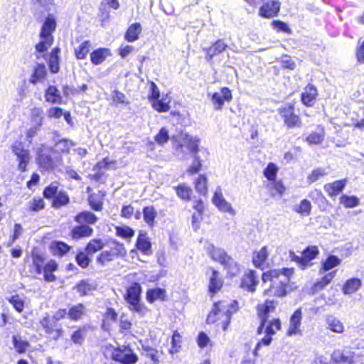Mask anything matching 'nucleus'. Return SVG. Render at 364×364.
<instances>
[{"label":"nucleus","instance_id":"obj_11","mask_svg":"<svg viewBox=\"0 0 364 364\" xmlns=\"http://www.w3.org/2000/svg\"><path fill=\"white\" fill-rule=\"evenodd\" d=\"M277 305V302L274 301L267 300L264 304L258 305L257 311L258 316L261 319L260 326L257 328V333L261 334L263 328L265 327L266 323H267V318L269 317V314L272 311H274L276 306Z\"/></svg>","mask_w":364,"mask_h":364},{"label":"nucleus","instance_id":"obj_1","mask_svg":"<svg viewBox=\"0 0 364 364\" xmlns=\"http://www.w3.org/2000/svg\"><path fill=\"white\" fill-rule=\"evenodd\" d=\"M293 274L292 269H272L264 272L262 279L264 283L270 282V287L264 291L263 294L268 296L282 297L287 294V287L289 283V277Z\"/></svg>","mask_w":364,"mask_h":364},{"label":"nucleus","instance_id":"obj_19","mask_svg":"<svg viewBox=\"0 0 364 364\" xmlns=\"http://www.w3.org/2000/svg\"><path fill=\"white\" fill-rule=\"evenodd\" d=\"M136 246L139 251L146 255H150L152 254L151 244L146 232H139Z\"/></svg>","mask_w":364,"mask_h":364},{"label":"nucleus","instance_id":"obj_13","mask_svg":"<svg viewBox=\"0 0 364 364\" xmlns=\"http://www.w3.org/2000/svg\"><path fill=\"white\" fill-rule=\"evenodd\" d=\"M232 99L231 90L223 87L220 92H215L211 97V102L215 110H221L225 102H230Z\"/></svg>","mask_w":364,"mask_h":364},{"label":"nucleus","instance_id":"obj_15","mask_svg":"<svg viewBox=\"0 0 364 364\" xmlns=\"http://www.w3.org/2000/svg\"><path fill=\"white\" fill-rule=\"evenodd\" d=\"M212 201L220 211L228 213L232 215H235V212L232 208L231 204L224 198L220 188H218L215 191Z\"/></svg>","mask_w":364,"mask_h":364},{"label":"nucleus","instance_id":"obj_46","mask_svg":"<svg viewBox=\"0 0 364 364\" xmlns=\"http://www.w3.org/2000/svg\"><path fill=\"white\" fill-rule=\"evenodd\" d=\"M360 200L355 196H348L343 195L340 198V203L346 208H354L359 205Z\"/></svg>","mask_w":364,"mask_h":364},{"label":"nucleus","instance_id":"obj_55","mask_svg":"<svg viewBox=\"0 0 364 364\" xmlns=\"http://www.w3.org/2000/svg\"><path fill=\"white\" fill-rule=\"evenodd\" d=\"M29 209L31 210L38 212L45 208V202L43 198L40 197L33 198L29 201Z\"/></svg>","mask_w":364,"mask_h":364},{"label":"nucleus","instance_id":"obj_52","mask_svg":"<svg viewBox=\"0 0 364 364\" xmlns=\"http://www.w3.org/2000/svg\"><path fill=\"white\" fill-rule=\"evenodd\" d=\"M12 339L14 348L17 352L22 353L26 350L28 346L26 341L21 340L19 336H13Z\"/></svg>","mask_w":364,"mask_h":364},{"label":"nucleus","instance_id":"obj_3","mask_svg":"<svg viewBox=\"0 0 364 364\" xmlns=\"http://www.w3.org/2000/svg\"><path fill=\"white\" fill-rule=\"evenodd\" d=\"M35 15L43 23H56V17L50 13L55 9L53 0H31Z\"/></svg>","mask_w":364,"mask_h":364},{"label":"nucleus","instance_id":"obj_63","mask_svg":"<svg viewBox=\"0 0 364 364\" xmlns=\"http://www.w3.org/2000/svg\"><path fill=\"white\" fill-rule=\"evenodd\" d=\"M114 246L112 248V253L114 256L124 257L127 255V250L122 243L114 241Z\"/></svg>","mask_w":364,"mask_h":364},{"label":"nucleus","instance_id":"obj_40","mask_svg":"<svg viewBox=\"0 0 364 364\" xmlns=\"http://www.w3.org/2000/svg\"><path fill=\"white\" fill-rule=\"evenodd\" d=\"M144 220L149 226L154 225V220L157 213L153 206L145 207L143 210Z\"/></svg>","mask_w":364,"mask_h":364},{"label":"nucleus","instance_id":"obj_32","mask_svg":"<svg viewBox=\"0 0 364 364\" xmlns=\"http://www.w3.org/2000/svg\"><path fill=\"white\" fill-rule=\"evenodd\" d=\"M361 286V281L357 278L347 280L343 285V291L345 294H351L358 291Z\"/></svg>","mask_w":364,"mask_h":364},{"label":"nucleus","instance_id":"obj_23","mask_svg":"<svg viewBox=\"0 0 364 364\" xmlns=\"http://www.w3.org/2000/svg\"><path fill=\"white\" fill-rule=\"evenodd\" d=\"M346 185V180L336 181L332 183H327L324 186V190L329 196L333 197L338 195Z\"/></svg>","mask_w":364,"mask_h":364},{"label":"nucleus","instance_id":"obj_21","mask_svg":"<svg viewBox=\"0 0 364 364\" xmlns=\"http://www.w3.org/2000/svg\"><path fill=\"white\" fill-rule=\"evenodd\" d=\"M318 95L317 90L313 85H308L301 95V100L306 106H312Z\"/></svg>","mask_w":364,"mask_h":364},{"label":"nucleus","instance_id":"obj_4","mask_svg":"<svg viewBox=\"0 0 364 364\" xmlns=\"http://www.w3.org/2000/svg\"><path fill=\"white\" fill-rule=\"evenodd\" d=\"M43 196L48 200L52 199V207L58 209L70 203V198L64 191H59L56 182L51 183L43 191Z\"/></svg>","mask_w":364,"mask_h":364},{"label":"nucleus","instance_id":"obj_17","mask_svg":"<svg viewBox=\"0 0 364 364\" xmlns=\"http://www.w3.org/2000/svg\"><path fill=\"white\" fill-rule=\"evenodd\" d=\"M302 318V311L301 309H296L291 315L289 321V327L287 331L289 336L296 335L301 332V321Z\"/></svg>","mask_w":364,"mask_h":364},{"label":"nucleus","instance_id":"obj_30","mask_svg":"<svg viewBox=\"0 0 364 364\" xmlns=\"http://www.w3.org/2000/svg\"><path fill=\"white\" fill-rule=\"evenodd\" d=\"M45 98L47 102L52 103H60L62 102L60 91L53 85L49 86L46 90Z\"/></svg>","mask_w":364,"mask_h":364},{"label":"nucleus","instance_id":"obj_39","mask_svg":"<svg viewBox=\"0 0 364 364\" xmlns=\"http://www.w3.org/2000/svg\"><path fill=\"white\" fill-rule=\"evenodd\" d=\"M75 145V144L70 140L67 139H62L58 141L55 145V156H58V154H56V152H62V153H68L69 152L71 147H73Z\"/></svg>","mask_w":364,"mask_h":364},{"label":"nucleus","instance_id":"obj_62","mask_svg":"<svg viewBox=\"0 0 364 364\" xmlns=\"http://www.w3.org/2000/svg\"><path fill=\"white\" fill-rule=\"evenodd\" d=\"M201 161L199 159V156L198 154L193 155V161L192 164L189 166L187 171L191 174H196L198 173L201 169Z\"/></svg>","mask_w":364,"mask_h":364},{"label":"nucleus","instance_id":"obj_49","mask_svg":"<svg viewBox=\"0 0 364 364\" xmlns=\"http://www.w3.org/2000/svg\"><path fill=\"white\" fill-rule=\"evenodd\" d=\"M294 210L304 215H309L311 210V205L310 201L307 199H304L301 201L298 206L294 208Z\"/></svg>","mask_w":364,"mask_h":364},{"label":"nucleus","instance_id":"obj_41","mask_svg":"<svg viewBox=\"0 0 364 364\" xmlns=\"http://www.w3.org/2000/svg\"><path fill=\"white\" fill-rule=\"evenodd\" d=\"M170 100H168L167 98L162 97V99H157L152 102V107L155 110L159 112H167L170 109Z\"/></svg>","mask_w":364,"mask_h":364},{"label":"nucleus","instance_id":"obj_6","mask_svg":"<svg viewBox=\"0 0 364 364\" xmlns=\"http://www.w3.org/2000/svg\"><path fill=\"white\" fill-rule=\"evenodd\" d=\"M211 258L219 262L228 273L231 276H235L240 272L239 265L232 258H231L226 252L220 248L213 247L210 252Z\"/></svg>","mask_w":364,"mask_h":364},{"label":"nucleus","instance_id":"obj_10","mask_svg":"<svg viewBox=\"0 0 364 364\" xmlns=\"http://www.w3.org/2000/svg\"><path fill=\"white\" fill-rule=\"evenodd\" d=\"M55 25L56 24H43L41 32V41L36 46V48L38 52L47 50L53 43V38L51 33L55 31Z\"/></svg>","mask_w":364,"mask_h":364},{"label":"nucleus","instance_id":"obj_50","mask_svg":"<svg viewBox=\"0 0 364 364\" xmlns=\"http://www.w3.org/2000/svg\"><path fill=\"white\" fill-rule=\"evenodd\" d=\"M90 44L89 41H84L78 48H75V55L78 59L85 58L90 51Z\"/></svg>","mask_w":364,"mask_h":364},{"label":"nucleus","instance_id":"obj_44","mask_svg":"<svg viewBox=\"0 0 364 364\" xmlns=\"http://www.w3.org/2000/svg\"><path fill=\"white\" fill-rule=\"evenodd\" d=\"M86 336L85 328H80L71 335V341L74 344L82 346Z\"/></svg>","mask_w":364,"mask_h":364},{"label":"nucleus","instance_id":"obj_26","mask_svg":"<svg viewBox=\"0 0 364 364\" xmlns=\"http://www.w3.org/2000/svg\"><path fill=\"white\" fill-rule=\"evenodd\" d=\"M227 48V45L221 40L218 41L206 50V59L210 60L215 55L221 53Z\"/></svg>","mask_w":364,"mask_h":364},{"label":"nucleus","instance_id":"obj_59","mask_svg":"<svg viewBox=\"0 0 364 364\" xmlns=\"http://www.w3.org/2000/svg\"><path fill=\"white\" fill-rule=\"evenodd\" d=\"M181 336L178 332L175 331L172 336L171 348L169 350L170 353L174 354L179 351L181 348Z\"/></svg>","mask_w":364,"mask_h":364},{"label":"nucleus","instance_id":"obj_42","mask_svg":"<svg viewBox=\"0 0 364 364\" xmlns=\"http://www.w3.org/2000/svg\"><path fill=\"white\" fill-rule=\"evenodd\" d=\"M207 182L208 179L204 175H200L196 181V190L203 196H206L208 193Z\"/></svg>","mask_w":364,"mask_h":364},{"label":"nucleus","instance_id":"obj_7","mask_svg":"<svg viewBox=\"0 0 364 364\" xmlns=\"http://www.w3.org/2000/svg\"><path fill=\"white\" fill-rule=\"evenodd\" d=\"M319 253L316 246H310L304 250L301 256L296 255L294 252H289V257L291 261L295 262L301 269H305L312 266L311 260Z\"/></svg>","mask_w":364,"mask_h":364},{"label":"nucleus","instance_id":"obj_43","mask_svg":"<svg viewBox=\"0 0 364 364\" xmlns=\"http://www.w3.org/2000/svg\"><path fill=\"white\" fill-rule=\"evenodd\" d=\"M267 324L265 327L264 332L267 336H273L275 334L276 331L281 329V322L279 318H274L269 322L267 321Z\"/></svg>","mask_w":364,"mask_h":364},{"label":"nucleus","instance_id":"obj_34","mask_svg":"<svg viewBox=\"0 0 364 364\" xmlns=\"http://www.w3.org/2000/svg\"><path fill=\"white\" fill-rule=\"evenodd\" d=\"M109 54V51L108 49L99 48L97 50H94L90 54V59L93 64L99 65L105 60L107 55H108Z\"/></svg>","mask_w":364,"mask_h":364},{"label":"nucleus","instance_id":"obj_60","mask_svg":"<svg viewBox=\"0 0 364 364\" xmlns=\"http://www.w3.org/2000/svg\"><path fill=\"white\" fill-rule=\"evenodd\" d=\"M75 289H77L81 296L87 295L93 289L92 286L85 281H81L75 286Z\"/></svg>","mask_w":364,"mask_h":364},{"label":"nucleus","instance_id":"obj_5","mask_svg":"<svg viewBox=\"0 0 364 364\" xmlns=\"http://www.w3.org/2000/svg\"><path fill=\"white\" fill-rule=\"evenodd\" d=\"M107 356L122 364H134L138 360L137 355L128 346H122L117 348H107L105 352Z\"/></svg>","mask_w":364,"mask_h":364},{"label":"nucleus","instance_id":"obj_33","mask_svg":"<svg viewBox=\"0 0 364 364\" xmlns=\"http://www.w3.org/2000/svg\"><path fill=\"white\" fill-rule=\"evenodd\" d=\"M104 246L105 243L101 239H92L87 243L85 250L88 255L92 257L95 253L101 250Z\"/></svg>","mask_w":364,"mask_h":364},{"label":"nucleus","instance_id":"obj_16","mask_svg":"<svg viewBox=\"0 0 364 364\" xmlns=\"http://www.w3.org/2000/svg\"><path fill=\"white\" fill-rule=\"evenodd\" d=\"M279 9L280 2L279 1H267L260 6L259 14L264 18H272L277 14Z\"/></svg>","mask_w":364,"mask_h":364},{"label":"nucleus","instance_id":"obj_9","mask_svg":"<svg viewBox=\"0 0 364 364\" xmlns=\"http://www.w3.org/2000/svg\"><path fill=\"white\" fill-rule=\"evenodd\" d=\"M279 112L288 128L299 127L301 121L298 115L294 113V107L291 105H285L279 109Z\"/></svg>","mask_w":364,"mask_h":364},{"label":"nucleus","instance_id":"obj_58","mask_svg":"<svg viewBox=\"0 0 364 364\" xmlns=\"http://www.w3.org/2000/svg\"><path fill=\"white\" fill-rule=\"evenodd\" d=\"M9 301L13 305L14 308L19 313L22 312L24 309V301L18 294L12 296Z\"/></svg>","mask_w":364,"mask_h":364},{"label":"nucleus","instance_id":"obj_29","mask_svg":"<svg viewBox=\"0 0 364 364\" xmlns=\"http://www.w3.org/2000/svg\"><path fill=\"white\" fill-rule=\"evenodd\" d=\"M227 306L223 303H215L214 304V307L212 310V311L208 314L207 317V323H214L218 320H220L218 318V311H224V313L227 314L228 312V310L227 309Z\"/></svg>","mask_w":364,"mask_h":364},{"label":"nucleus","instance_id":"obj_51","mask_svg":"<svg viewBox=\"0 0 364 364\" xmlns=\"http://www.w3.org/2000/svg\"><path fill=\"white\" fill-rule=\"evenodd\" d=\"M177 196L183 200H189L191 189L184 184L178 185L174 187Z\"/></svg>","mask_w":364,"mask_h":364},{"label":"nucleus","instance_id":"obj_2","mask_svg":"<svg viewBox=\"0 0 364 364\" xmlns=\"http://www.w3.org/2000/svg\"><path fill=\"white\" fill-rule=\"evenodd\" d=\"M141 287L138 283H133L127 289L124 299L129 304V309L144 315L147 308L141 302Z\"/></svg>","mask_w":364,"mask_h":364},{"label":"nucleus","instance_id":"obj_64","mask_svg":"<svg viewBox=\"0 0 364 364\" xmlns=\"http://www.w3.org/2000/svg\"><path fill=\"white\" fill-rule=\"evenodd\" d=\"M277 171V166L273 163H270L264 169V174L268 180L273 181L276 177Z\"/></svg>","mask_w":364,"mask_h":364},{"label":"nucleus","instance_id":"obj_47","mask_svg":"<svg viewBox=\"0 0 364 364\" xmlns=\"http://www.w3.org/2000/svg\"><path fill=\"white\" fill-rule=\"evenodd\" d=\"M58 52H59V49L56 48L52 51V53L50 54V60H49V68H50L51 73H56L59 71L58 56Z\"/></svg>","mask_w":364,"mask_h":364},{"label":"nucleus","instance_id":"obj_27","mask_svg":"<svg viewBox=\"0 0 364 364\" xmlns=\"http://www.w3.org/2000/svg\"><path fill=\"white\" fill-rule=\"evenodd\" d=\"M146 299L149 303H154L156 300H166V290L161 288L150 289L146 291Z\"/></svg>","mask_w":364,"mask_h":364},{"label":"nucleus","instance_id":"obj_22","mask_svg":"<svg viewBox=\"0 0 364 364\" xmlns=\"http://www.w3.org/2000/svg\"><path fill=\"white\" fill-rule=\"evenodd\" d=\"M93 229L87 225H81L75 226L71 231L73 239L78 240L82 237H87L92 235Z\"/></svg>","mask_w":364,"mask_h":364},{"label":"nucleus","instance_id":"obj_8","mask_svg":"<svg viewBox=\"0 0 364 364\" xmlns=\"http://www.w3.org/2000/svg\"><path fill=\"white\" fill-rule=\"evenodd\" d=\"M61 156H55L53 149L41 150L38 154L37 162L40 167L46 171L55 168L61 164Z\"/></svg>","mask_w":364,"mask_h":364},{"label":"nucleus","instance_id":"obj_54","mask_svg":"<svg viewBox=\"0 0 364 364\" xmlns=\"http://www.w3.org/2000/svg\"><path fill=\"white\" fill-rule=\"evenodd\" d=\"M116 234L122 238H131L134 235V231L128 226L116 227Z\"/></svg>","mask_w":364,"mask_h":364},{"label":"nucleus","instance_id":"obj_53","mask_svg":"<svg viewBox=\"0 0 364 364\" xmlns=\"http://www.w3.org/2000/svg\"><path fill=\"white\" fill-rule=\"evenodd\" d=\"M33 267L34 269V272L37 274H41L42 273L43 266L44 264V259L42 256L39 255H33Z\"/></svg>","mask_w":364,"mask_h":364},{"label":"nucleus","instance_id":"obj_61","mask_svg":"<svg viewBox=\"0 0 364 364\" xmlns=\"http://www.w3.org/2000/svg\"><path fill=\"white\" fill-rule=\"evenodd\" d=\"M154 139L157 144L161 145L164 144L169 139L168 131L164 127L161 128L155 136Z\"/></svg>","mask_w":364,"mask_h":364},{"label":"nucleus","instance_id":"obj_31","mask_svg":"<svg viewBox=\"0 0 364 364\" xmlns=\"http://www.w3.org/2000/svg\"><path fill=\"white\" fill-rule=\"evenodd\" d=\"M50 249L54 255L63 256L70 250V247L63 242L54 241L51 243Z\"/></svg>","mask_w":364,"mask_h":364},{"label":"nucleus","instance_id":"obj_18","mask_svg":"<svg viewBox=\"0 0 364 364\" xmlns=\"http://www.w3.org/2000/svg\"><path fill=\"white\" fill-rule=\"evenodd\" d=\"M218 303H223L225 304L228 307V312L227 314L224 313V311H218V317L220 320H222V327L223 330H225L230 322V318L232 314L236 311L235 305L237 304L236 301H234V303H229L228 301H218Z\"/></svg>","mask_w":364,"mask_h":364},{"label":"nucleus","instance_id":"obj_38","mask_svg":"<svg viewBox=\"0 0 364 364\" xmlns=\"http://www.w3.org/2000/svg\"><path fill=\"white\" fill-rule=\"evenodd\" d=\"M328 328L336 333H342L343 331L344 327L343 323L340 321L339 319L334 317L333 316H330L327 318L326 320Z\"/></svg>","mask_w":364,"mask_h":364},{"label":"nucleus","instance_id":"obj_25","mask_svg":"<svg viewBox=\"0 0 364 364\" xmlns=\"http://www.w3.org/2000/svg\"><path fill=\"white\" fill-rule=\"evenodd\" d=\"M269 257V250L267 246H264L259 251L254 253L253 263L256 267L262 268L266 262L267 259Z\"/></svg>","mask_w":364,"mask_h":364},{"label":"nucleus","instance_id":"obj_28","mask_svg":"<svg viewBox=\"0 0 364 364\" xmlns=\"http://www.w3.org/2000/svg\"><path fill=\"white\" fill-rule=\"evenodd\" d=\"M341 263V259L335 255L328 256L326 259L322 262V267L319 270L321 274L331 270L333 267L338 266Z\"/></svg>","mask_w":364,"mask_h":364},{"label":"nucleus","instance_id":"obj_48","mask_svg":"<svg viewBox=\"0 0 364 364\" xmlns=\"http://www.w3.org/2000/svg\"><path fill=\"white\" fill-rule=\"evenodd\" d=\"M41 325L45 329L46 333L52 335L54 328H56V323L54 320L50 319L48 316H46L40 321Z\"/></svg>","mask_w":364,"mask_h":364},{"label":"nucleus","instance_id":"obj_24","mask_svg":"<svg viewBox=\"0 0 364 364\" xmlns=\"http://www.w3.org/2000/svg\"><path fill=\"white\" fill-rule=\"evenodd\" d=\"M75 221L81 225H93L97 221V217L90 211H82L75 217Z\"/></svg>","mask_w":364,"mask_h":364},{"label":"nucleus","instance_id":"obj_56","mask_svg":"<svg viewBox=\"0 0 364 364\" xmlns=\"http://www.w3.org/2000/svg\"><path fill=\"white\" fill-rule=\"evenodd\" d=\"M90 257V255H88V254H87L85 251L80 252L78 254H77L75 259L79 266H80L82 268H86L87 267H88L91 261Z\"/></svg>","mask_w":364,"mask_h":364},{"label":"nucleus","instance_id":"obj_45","mask_svg":"<svg viewBox=\"0 0 364 364\" xmlns=\"http://www.w3.org/2000/svg\"><path fill=\"white\" fill-rule=\"evenodd\" d=\"M336 271H333L325 276L321 279V281L317 282L314 284V288L316 291H319L323 289L325 287H326L331 280L334 278L336 275Z\"/></svg>","mask_w":364,"mask_h":364},{"label":"nucleus","instance_id":"obj_57","mask_svg":"<svg viewBox=\"0 0 364 364\" xmlns=\"http://www.w3.org/2000/svg\"><path fill=\"white\" fill-rule=\"evenodd\" d=\"M43 110L41 108H34L31 110V122L32 124L42 126L43 119Z\"/></svg>","mask_w":364,"mask_h":364},{"label":"nucleus","instance_id":"obj_12","mask_svg":"<svg viewBox=\"0 0 364 364\" xmlns=\"http://www.w3.org/2000/svg\"><path fill=\"white\" fill-rule=\"evenodd\" d=\"M12 152L16 156L18 161V168L21 171H25L27 164L30 161L29 152L26 150L22 143L15 141L11 146Z\"/></svg>","mask_w":364,"mask_h":364},{"label":"nucleus","instance_id":"obj_20","mask_svg":"<svg viewBox=\"0 0 364 364\" xmlns=\"http://www.w3.org/2000/svg\"><path fill=\"white\" fill-rule=\"evenodd\" d=\"M87 314V309L84 304H77L72 306L68 312V318L72 321H79Z\"/></svg>","mask_w":364,"mask_h":364},{"label":"nucleus","instance_id":"obj_14","mask_svg":"<svg viewBox=\"0 0 364 364\" xmlns=\"http://www.w3.org/2000/svg\"><path fill=\"white\" fill-rule=\"evenodd\" d=\"M259 282V277L258 274L253 270L247 272L240 284L241 288L250 292H254L256 290V287Z\"/></svg>","mask_w":364,"mask_h":364},{"label":"nucleus","instance_id":"obj_37","mask_svg":"<svg viewBox=\"0 0 364 364\" xmlns=\"http://www.w3.org/2000/svg\"><path fill=\"white\" fill-rule=\"evenodd\" d=\"M223 286V281L219 277V273L213 270L210 278L209 290L212 293H215L220 289Z\"/></svg>","mask_w":364,"mask_h":364},{"label":"nucleus","instance_id":"obj_35","mask_svg":"<svg viewBox=\"0 0 364 364\" xmlns=\"http://www.w3.org/2000/svg\"><path fill=\"white\" fill-rule=\"evenodd\" d=\"M141 30V24H131L125 33V39L129 42L135 41L138 39Z\"/></svg>","mask_w":364,"mask_h":364},{"label":"nucleus","instance_id":"obj_36","mask_svg":"<svg viewBox=\"0 0 364 364\" xmlns=\"http://www.w3.org/2000/svg\"><path fill=\"white\" fill-rule=\"evenodd\" d=\"M46 73L47 71L46 66L43 64H38L34 70V73L31 77L30 82L32 84H36L45 78Z\"/></svg>","mask_w":364,"mask_h":364}]
</instances>
